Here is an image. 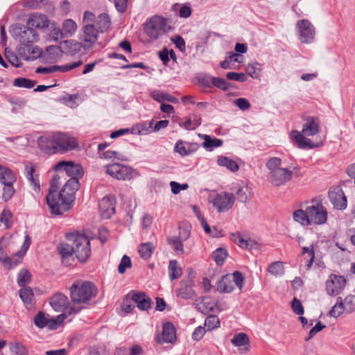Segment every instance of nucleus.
Instances as JSON below:
<instances>
[{"mask_svg": "<svg viewBox=\"0 0 355 355\" xmlns=\"http://www.w3.org/2000/svg\"><path fill=\"white\" fill-rule=\"evenodd\" d=\"M69 291L73 306L68 307V315L78 313L82 309L81 304H87L98 294V288L94 283L82 279H76Z\"/></svg>", "mask_w": 355, "mask_h": 355, "instance_id": "f257e3e1", "label": "nucleus"}, {"mask_svg": "<svg viewBox=\"0 0 355 355\" xmlns=\"http://www.w3.org/2000/svg\"><path fill=\"white\" fill-rule=\"evenodd\" d=\"M71 254L80 263H86L92 255L90 239L77 232L68 233V257Z\"/></svg>", "mask_w": 355, "mask_h": 355, "instance_id": "f03ea898", "label": "nucleus"}, {"mask_svg": "<svg viewBox=\"0 0 355 355\" xmlns=\"http://www.w3.org/2000/svg\"><path fill=\"white\" fill-rule=\"evenodd\" d=\"M60 177L58 174L53 176L51 180L49 194L46 198L51 213L55 215H60L67 210V200L64 196L67 182L63 184L61 190L58 191L60 185Z\"/></svg>", "mask_w": 355, "mask_h": 355, "instance_id": "7ed1b4c3", "label": "nucleus"}, {"mask_svg": "<svg viewBox=\"0 0 355 355\" xmlns=\"http://www.w3.org/2000/svg\"><path fill=\"white\" fill-rule=\"evenodd\" d=\"M319 121L313 117H308L302 126V132L293 130L290 135L297 144L298 148H313L316 146L307 137H313L319 133Z\"/></svg>", "mask_w": 355, "mask_h": 355, "instance_id": "20e7f679", "label": "nucleus"}, {"mask_svg": "<svg viewBox=\"0 0 355 355\" xmlns=\"http://www.w3.org/2000/svg\"><path fill=\"white\" fill-rule=\"evenodd\" d=\"M282 159L279 157H271L266 163L268 170V180L275 187L286 184L293 178V171L282 166Z\"/></svg>", "mask_w": 355, "mask_h": 355, "instance_id": "39448f33", "label": "nucleus"}, {"mask_svg": "<svg viewBox=\"0 0 355 355\" xmlns=\"http://www.w3.org/2000/svg\"><path fill=\"white\" fill-rule=\"evenodd\" d=\"M37 144L40 149L46 154L63 153L67 150V136L60 132H55L39 137Z\"/></svg>", "mask_w": 355, "mask_h": 355, "instance_id": "423d86ee", "label": "nucleus"}, {"mask_svg": "<svg viewBox=\"0 0 355 355\" xmlns=\"http://www.w3.org/2000/svg\"><path fill=\"white\" fill-rule=\"evenodd\" d=\"M83 167L71 161H68V210L71 209L76 200V193L80 189L79 180L83 176Z\"/></svg>", "mask_w": 355, "mask_h": 355, "instance_id": "0eeeda50", "label": "nucleus"}, {"mask_svg": "<svg viewBox=\"0 0 355 355\" xmlns=\"http://www.w3.org/2000/svg\"><path fill=\"white\" fill-rule=\"evenodd\" d=\"M168 31L166 19L159 15L153 16L144 24V33L148 37L150 42L157 40Z\"/></svg>", "mask_w": 355, "mask_h": 355, "instance_id": "6e6552de", "label": "nucleus"}, {"mask_svg": "<svg viewBox=\"0 0 355 355\" xmlns=\"http://www.w3.org/2000/svg\"><path fill=\"white\" fill-rule=\"evenodd\" d=\"M244 278L239 271H235L232 275L223 276L216 284V289L220 293H229L237 287L239 291L243 288Z\"/></svg>", "mask_w": 355, "mask_h": 355, "instance_id": "1a4fd4ad", "label": "nucleus"}, {"mask_svg": "<svg viewBox=\"0 0 355 355\" xmlns=\"http://www.w3.org/2000/svg\"><path fill=\"white\" fill-rule=\"evenodd\" d=\"M298 39L302 44H311L313 42L315 30L308 19H300L296 23Z\"/></svg>", "mask_w": 355, "mask_h": 355, "instance_id": "9d476101", "label": "nucleus"}, {"mask_svg": "<svg viewBox=\"0 0 355 355\" xmlns=\"http://www.w3.org/2000/svg\"><path fill=\"white\" fill-rule=\"evenodd\" d=\"M307 207L311 224L322 225L327 222V211L321 203L313 201Z\"/></svg>", "mask_w": 355, "mask_h": 355, "instance_id": "9b49d317", "label": "nucleus"}, {"mask_svg": "<svg viewBox=\"0 0 355 355\" xmlns=\"http://www.w3.org/2000/svg\"><path fill=\"white\" fill-rule=\"evenodd\" d=\"M235 202L234 194L227 192L217 193L213 198L214 207L218 212H225L230 209Z\"/></svg>", "mask_w": 355, "mask_h": 355, "instance_id": "f8f14e48", "label": "nucleus"}, {"mask_svg": "<svg viewBox=\"0 0 355 355\" xmlns=\"http://www.w3.org/2000/svg\"><path fill=\"white\" fill-rule=\"evenodd\" d=\"M106 173L117 180H130L133 177L134 171L125 165L112 164L106 166Z\"/></svg>", "mask_w": 355, "mask_h": 355, "instance_id": "ddd939ff", "label": "nucleus"}, {"mask_svg": "<svg viewBox=\"0 0 355 355\" xmlns=\"http://www.w3.org/2000/svg\"><path fill=\"white\" fill-rule=\"evenodd\" d=\"M346 285L343 276L331 274L326 282V291L329 295L336 296L340 294Z\"/></svg>", "mask_w": 355, "mask_h": 355, "instance_id": "4468645a", "label": "nucleus"}, {"mask_svg": "<svg viewBox=\"0 0 355 355\" xmlns=\"http://www.w3.org/2000/svg\"><path fill=\"white\" fill-rule=\"evenodd\" d=\"M97 39L98 31L94 24H85L81 35V40L85 42V51L92 48L96 44Z\"/></svg>", "mask_w": 355, "mask_h": 355, "instance_id": "2eb2a0df", "label": "nucleus"}, {"mask_svg": "<svg viewBox=\"0 0 355 355\" xmlns=\"http://www.w3.org/2000/svg\"><path fill=\"white\" fill-rule=\"evenodd\" d=\"M116 200L112 196H105L99 202V211L101 217L110 218L115 213Z\"/></svg>", "mask_w": 355, "mask_h": 355, "instance_id": "dca6fc26", "label": "nucleus"}, {"mask_svg": "<svg viewBox=\"0 0 355 355\" xmlns=\"http://www.w3.org/2000/svg\"><path fill=\"white\" fill-rule=\"evenodd\" d=\"M329 198L335 209L342 210L347 207V198L341 188H331L329 191Z\"/></svg>", "mask_w": 355, "mask_h": 355, "instance_id": "f3484780", "label": "nucleus"}, {"mask_svg": "<svg viewBox=\"0 0 355 355\" xmlns=\"http://www.w3.org/2000/svg\"><path fill=\"white\" fill-rule=\"evenodd\" d=\"M193 281L190 279H184L181 281L180 288L175 291L176 295L184 300L193 299L196 297V292L193 289Z\"/></svg>", "mask_w": 355, "mask_h": 355, "instance_id": "a211bd4d", "label": "nucleus"}, {"mask_svg": "<svg viewBox=\"0 0 355 355\" xmlns=\"http://www.w3.org/2000/svg\"><path fill=\"white\" fill-rule=\"evenodd\" d=\"M155 340L159 343H173L176 340V333L174 325L171 322L164 324L161 335L155 336Z\"/></svg>", "mask_w": 355, "mask_h": 355, "instance_id": "6ab92c4d", "label": "nucleus"}, {"mask_svg": "<svg viewBox=\"0 0 355 355\" xmlns=\"http://www.w3.org/2000/svg\"><path fill=\"white\" fill-rule=\"evenodd\" d=\"M19 55L25 60H33L40 57L42 51L31 44H21L18 49Z\"/></svg>", "mask_w": 355, "mask_h": 355, "instance_id": "aec40b11", "label": "nucleus"}, {"mask_svg": "<svg viewBox=\"0 0 355 355\" xmlns=\"http://www.w3.org/2000/svg\"><path fill=\"white\" fill-rule=\"evenodd\" d=\"M27 24L33 29H42L49 26V20L46 15L36 12L29 16Z\"/></svg>", "mask_w": 355, "mask_h": 355, "instance_id": "412c9836", "label": "nucleus"}, {"mask_svg": "<svg viewBox=\"0 0 355 355\" xmlns=\"http://www.w3.org/2000/svg\"><path fill=\"white\" fill-rule=\"evenodd\" d=\"M232 344L236 347L241 354H245L250 350V338L245 333H239L231 339Z\"/></svg>", "mask_w": 355, "mask_h": 355, "instance_id": "4be33fe9", "label": "nucleus"}, {"mask_svg": "<svg viewBox=\"0 0 355 355\" xmlns=\"http://www.w3.org/2000/svg\"><path fill=\"white\" fill-rule=\"evenodd\" d=\"M19 40L21 44H32L39 39L37 33L31 27L20 28L19 31Z\"/></svg>", "mask_w": 355, "mask_h": 355, "instance_id": "5701e85b", "label": "nucleus"}, {"mask_svg": "<svg viewBox=\"0 0 355 355\" xmlns=\"http://www.w3.org/2000/svg\"><path fill=\"white\" fill-rule=\"evenodd\" d=\"M50 304L56 311L64 313L67 309V297L60 293H55L50 298Z\"/></svg>", "mask_w": 355, "mask_h": 355, "instance_id": "b1692460", "label": "nucleus"}, {"mask_svg": "<svg viewBox=\"0 0 355 355\" xmlns=\"http://www.w3.org/2000/svg\"><path fill=\"white\" fill-rule=\"evenodd\" d=\"M198 137L204 140L202 146L208 151H211L214 148L220 147L223 144V141L218 138H211L209 135L199 133Z\"/></svg>", "mask_w": 355, "mask_h": 355, "instance_id": "393cba45", "label": "nucleus"}, {"mask_svg": "<svg viewBox=\"0 0 355 355\" xmlns=\"http://www.w3.org/2000/svg\"><path fill=\"white\" fill-rule=\"evenodd\" d=\"M19 297L24 304L28 309H31L33 306L34 293L33 290L28 286L21 287L19 291Z\"/></svg>", "mask_w": 355, "mask_h": 355, "instance_id": "a878e982", "label": "nucleus"}, {"mask_svg": "<svg viewBox=\"0 0 355 355\" xmlns=\"http://www.w3.org/2000/svg\"><path fill=\"white\" fill-rule=\"evenodd\" d=\"M153 121H146L135 125L131 129V133L139 135H146L153 132Z\"/></svg>", "mask_w": 355, "mask_h": 355, "instance_id": "bb28decb", "label": "nucleus"}, {"mask_svg": "<svg viewBox=\"0 0 355 355\" xmlns=\"http://www.w3.org/2000/svg\"><path fill=\"white\" fill-rule=\"evenodd\" d=\"M150 97L158 103H163L167 101L170 103H177L178 99L168 93H163L159 90L155 89L150 92Z\"/></svg>", "mask_w": 355, "mask_h": 355, "instance_id": "cd10ccee", "label": "nucleus"}, {"mask_svg": "<svg viewBox=\"0 0 355 355\" xmlns=\"http://www.w3.org/2000/svg\"><path fill=\"white\" fill-rule=\"evenodd\" d=\"M132 300L141 310H148L150 306V300L144 293H134Z\"/></svg>", "mask_w": 355, "mask_h": 355, "instance_id": "c85d7f7f", "label": "nucleus"}, {"mask_svg": "<svg viewBox=\"0 0 355 355\" xmlns=\"http://www.w3.org/2000/svg\"><path fill=\"white\" fill-rule=\"evenodd\" d=\"M293 219L302 225L308 226L311 225L310 219L309 218L308 207L305 210L297 209L293 212Z\"/></svg>", "mask_w": 355, "mask_h": 355, "instance_id": "c756f323", "label": "nucleus"}, {"mask_svg": "<svg viewBox=\"0 0 355 355\" xmlns=\"http://www.w3.org/2000/svg\"><path fill=\"white\" fill-rule=\"evenodd\" d=\"M217 163L219 166L225 167L232 172H236L239 168L238 164L235 161L225 156H219L217 159Z\"/></svg>", "mask_w": 355, "mask_h": 355, "instance_id": "7c9ffc66", "label": "nucleus"}, {"mask_svg": "<svg viewBox=\"0 0 355 355\" xmlns=\"http://www.w3.org/2000/svg\"><path fill=\"white\" fill-rule=\"evenodd\" d=\"M16 181L15 173L7 168L1 166L0 169V182L3 184H13Z\"/></svg>", "mask_w": 355, "mask_h": 355, "instance_id": "2f4dec72", "label": "nucleus"}, {"mask_svg": "<svg viewBox=\"0 0 355 355\" xmlns=\"http://www.w3.org/2000/svg\"><path fill=\"white\" fill-rule=\"evenodd\" d=\"M168 273L171 281L178 279L182 275V268L176 260H171L169 261Z\"/></svg>", "mask_w": 355, "mask_h": 355, "instance_id": "473e14b6", "label": "nucleus"}, {"mask_svg": "<svg viewBox=\"0 0 355 355\" xmlns=\"http://www.w3.org/2000/svg\"><path fill=\"white\" fill-rule=\"evenodd\" d=\"M26 178L31 182L32 186L34 188V190L35 191H40V182L37 178V176L34 175L35 173V168L33 165L31 166H26Z\"/></svg>", "mask_w": 355, "mask_h": 355, "instance_id": "72a5a7b5", "label": "nucleus"}, {"mask_svg": "<svg viewBox=\"0 0 355 355\" xmlns=\"http://www.w3.org/2000/svg\"><path fill=\"white\" fill-rule=\"evenodd\" d=\"M183 241L176 236L168 237V243L177 254H183L184 250L182 244Z\"/></svg>", "mask_w": 355, "mask_h": 355, "instance_id": "f704fd0d", "label": "nucleus"}, {"mask_svg": "<svg viewBox=\"0 0 355 355\" xmlns=\"http://www.w3.org/2000/svg\"><path fill=\"white\" fill-rule=\"evenodd\" d=\"M262 70V65L259 62H253L248 64L246 67L247 73L254 79L259 78L260 73Z\"/></svg>", "mask_w": 355, "mask_h": 355, "instance_id": "c9c22d12", "label": "nucleus"}, {"mask_svg": "<svg viewBox=\"0 0 355 355\" xmlns=\"http://www.w3.org/2000/svg\"><path fill=\"white\" fill-rule=\"evenodd\" d=\"M267 270L273 276H281L284 273L283 263L279 261H275L268 266Z\"/></svg>", "mask_w": 355, "mask_h": 355, "instance_id": "e433bc0d", "label": "nucleus"}, {"mask_svg": "<svg viewBox=\"0 0 355 355\" xmlns=\"http://www.w3.org/2000/svg\"><path fill=\"white\" fill-rule=\"evenodd\" d=\"M238 196V199L241 202H245L250 200L251 197L250 189L245 184L240 186V187L236 191Z\"/></svg>", "mask_w": 355, "mask_h": 355, "instance_id": "4c0bfd02", "label": "nucleus"}, {"mask_svg": "<svg viewBox=\"0 0 355 355\" xmlns=\"http://www.w3.org/2000/svg\"><path fill=\"white\" fill-rule=\"evenodd\" d=\"M220 324L219 318L215 315L207 316L205 320V327L207 331H212L219 328Z\"/></svg>", "mask_w": 355, "mask_h": 355, "instance_id": "58836bf2", "label": "nucleus"}, {"mask_svg": "<svg viewBox=\"0 0 355 355\" xmlns=\"http://www.w3.org/2000/svg\"><path fill=\"white\" fill-rule=\"evenodd\" d=\"M96 24L101 32L106 31L111 24L108 15L106 13L99 15Z\"/></svg>", "mask_w": 355, "mask_h": 355, "instance_id": "ea45409f", "label": "nucleus"}, {"mask_svg": "<svg viewBox=\"0 0 355 355\" xmlns=\"http://www.w3.org/2000/svg\"><path fill=\"white\" fill-rule=\"evenodd\" d=\"M31 280V275L26 269H21L17 275V284L19 286H26V284L29 283Z\"/></svg>", "mask_w": 355, "mask_h": 355, "instance_id": "a19ab883", "label": "nucleus"}, {"mask_svg": "<svg viewBox=\"0 0 355 355\" xmlns=\"http://www.w3.org/2000/svg\"><path fill=\"white\" fill-rule=\"evenodd\" d=\"M227 256V252L225 248H219L216 249L212 254V258L217 265L221 266L223 264L225 259Z\"/></svg>", "mask_w": 355, "mask_h": 355, "instance_id": "79ce46f5", "label": "nucleus"}, {"mask_svg": "<svg viewBox=\"0 0 355 355\" xmlns=\"http://www.w3.org/2000/svg\"><path fill=\"white\" fill-rule=\"evenodd\" d=\"M153 250V246L151 243H142L139 246V253L140 256L145 259L151 257Z\"/></svg>", "mask_w": 355, "mask_h": 355, "instance_id": "37998d69", "label": "nucleus"}, {"mask_svg": "<svg viewBox=\"0 0 355 355\" xmlns=\"http://www.w3.org/2000/svg\"><path fill=\"white\" fill-rule=\"evenodd\" d=\"M49 3V0H26L23 6L29 9H40L46 6Z\"/></svg>", "mask_w": 355, "mask_h": 355, "instance_id": "c03bdc74", "label": "nucleus"}, {"mask_svg": "<svg viewBox=\"0 0 355 355\" xmlns=\"http://www.w3.org/2000/svg\"><path fill=\"white\" fill-rule=\"evenodd\" d=\"M337 300L338 302L335 304V305L332 307L331 310L329 311V315L335 318H338L344 311H345V308L344 306L341 297H338Z\"/></svg>", "mask_w": 355, "mask_h": 355, "instance_id": "a18cd8bd", "label": "nucleus"}, {"mask_svg": "<svg viewBox=\"0 0 355 355\" xmlns=\"http://www.w3.org/2000/svg\"><path fill=\"white\" fill-rule=\"evenodd\" d=\"M35 80L25 78H17L14 80L13 85L15 87L31 89L36 85Z\"/></svg>", "mask_w": 355, "mask_h": 355, "instance_id": "49530a36", "label": "nucleus"}, {"mask_svg": "<svg viewBox=\"0 0 355 355\" xmlns=\"http://www.w3.org/2000/svg\"><path fill=\"white\" fill-rule=\"evenodd\" d=\"M65 318V313H60L55 318H49L46 326L50 329H56L63 322Z\"/></svg>", "mask_w": 355, "mask_h": 355, "instance_id": "de8ad7c7", "label": "nucleus"}, {"mask_svg": "<svg viewBox=\"0 0 355 355\" xmlns=\"http://www.w3.org/2000/svg\"><path fill=\"white\" fill-rule=\"evenodd\" d=\"M232 239L242 248H248L250 246V243H252L250 240L244 239L239 233L232 234Z\"/></svg>", "mask_w": 355, "mask_h": 355, "instance_id": "09e8293b", "label": "nucleus"}, {"mask_svg": "<svg viewBox=\"0 0 355 355\" xmlns=\"http://www.w3.org/2000/svg\"><path fill=\"white\" fill-rule=\"evenodd\" d=\"M58 70H61L63 72L67 71V66L58 67L55 65L49 67H40L36 69L35 72L37 73L48 74L55 72Z\"/></svg>", "mask_w": 355, "mask_h": 355, "instance_id": "8fccbe9b", "label": "nucleus"}, {"mask_svg": "<svg viewBox=\"0 0 355 355\" xmlns=\"http://www.w3.org/2000/svg\"><path fill=\"white\" fill-rule=\"evenodd\" d=\"M49 315H46L43 312H39L34 318L35 324L42 329L46 326Z\"/></svg>", "mask_w": 355, "mask_h": 355, "instance_id": "3c124183", "label": "nucleus"}, {"mask_svg": "<svg viewBox=\"0 0 355 355\" xmlns=\"http://www.w3.org/2000/svg\"><path fill=\"white\" fill-rule=\"evenodd\" d=\"M85 50V43L83 44L76 40L68 41V51L71 53H76L80 52L82 49Z\"/></svg>", "mask_w": 355, "mask_h": 355, "instance_id": "603ef678", "label": "nucleus"}, {"mask_svg": "<svg viewBox=\"0 0 355 355\" xmlns=\"http://www.w3.org/2000/svg\"><path fill=\"white\" fill-rule=\"evenodd\" d=\"M12 214L8 209H3L0 215V220L5 225L7 229H9L12 225Z\"/></svg>", "mask_w": 355, "mask_h": 355, "instance_id": "864d4df0", "label": "nucleus"}, {"mask_svg": "<svg viewBox=\"0 0 355 355\" xmlns=\"http://www.w3.org/2000/svg\"><path fill=\"white\" fill-rule=\"evenodd\" d=\"M174 150L176 153H179L182 156H187L189 155V151L187 148V143H184L181 140L177 141L175 145Z\"/></svg>", "mask_w": 355, "mask_h": 355, "instance_id": "5fc2aeb1", "label": "nucleus"}, {"mask_svg": "<svg viewBox=\"0 0 355 355\" xmlns=\"http://www.w3.org/2000/svg\"><path fill=\"white\" fill-rule=\"evenodd\" d=\"M131 267V260L127 255H123L120 263L118 266V271L119 273L123 274L125 272L127 268Z\"/></svg>", "mask_w": 355, "mask_h": 355, "instance_id": "6e6d98bb", "label": "nucleus"}, {"mask_svg": "<svg viewBox=\"0 0 355 355\" xmlns=\"http://www.w3.org/2000/svg\"><path fill=\"white\" fill-rule=\"evenodd\" d=\"M343 303L345 308V312L352 313L355 310V302L353 295L347 296Z\"/></svg>", "mask_w": 355, "mask_h": 355, "instance_id": "4d7b16f0", "label": "nucleus"}, {"mask_svg": "<svg viewBox=\"0 0 355 355\" xmlns=\"http://www.w3.org/2000/svg\"><path fill=\"white\" fill-rule=\"evenodd\" d=\"M211 80L214 86L220 89L227 90L229 88L230 84L225 79L212 77Z\"/></svg>", "mask_w": 355, "mask_h": 355, "instance_id": "13d9d810", "label": "nucleus"}, {"mask_svg": "<svg viewBox=\"0 0 355 355\" xmlns=\"http://www.w3.org/2000/svg\"><path fill=\"white\" fill-rule=\"evenodd\" d=\"M170 186L171 188V191L173 194H178L180 192V191L186 190L189 187V185L187 183L180 184L174 181H171L170 182Z\"/></svg>", "mask_w": 355, "mask_h": 355, "instance_id": "bf43d9fd", "label": "nucleus"}, {"mask_svg": "<svg viewBox=\"0 0 355 355\" xmlns=\"http://www.w3.org/2000/svg\"><path fill=\"white\" fill-rule=\"evenodd\" d=\"M0 261L3 263V265L8 268H11L15 266H17V263L15 264L12 263V260L10 257H8L3 251L1 247L0 246Z\"/></svg>", "mask_w": 355, "mask_h": 355, "instance_id": "052dcab7", "label": "nucleus"}, {"mask_svg": "<svg viewBox=\"0 0 355 355\" xmlns=\"http://www.w3.org/2000/svg\"><path fill=\"white\" fill-rule=\"evenodd\" d=\"M83 101L82 98L78 94L68 96V107L71 108L76 107Z\"/></svg>", "mask_w": 355, "mask_h": 355, "instance_id": "680f3d73", "label": "nucleus"}, {"mask_svg": "<svg viewBox=\"0 0 355 355\" xmlns=\"http://www.w3.org/2000/svg\"><path fill=\"white\" fill-rule=\"evenodd\" d=\"M13 184H4L3 198L7 201L10 200L15 193V189L12 187Z\"/></svg>", "mask_w": 355, "mask_h": 355, "instance_id": "e2e57ef3", "label": "nucleus"}, {"mask_svg": "<svg viewBox=\"0 0 355 355\" xmlns=\"http://www.w3.org/2000/svg\"><path fill=\"white\" fill-rule=\"evenodd\" d=\"M291 306L293 312L295 314L302 315L304 313V308L302 305V303L296 297L293 299Z\"/></svg>", "mask_w": 355, "mask_h": 355, "instance_id": "0e129e2a", "label": "nucleus"}, {"mask_svg": "<svg viewBox=\"0 0 355 355\" xmlns=\"http://www.w3.org/2000/svg\"><path fill=\"white\" fill-rule=\"evenodd\" d=\"M191 235L190 228L188 226H180L179 227V235L178 238H180V240L185 241H187Z\"/></svg>", "mask_w": 355, "mask_h": 355, "instance_id": "69168bd1", "label": "nucleus"}, {"mask_svg": "<svg viewBox=\"0 0 355 355\" xmlns=\"http://www.w3.org/2000/svg\"><path fill=\"white\" fill-rule=\"evenodd\" d=\"M229 80L244 82L246 80V76L243 73L228 72L226 75Z\"/></svg>", "mask_w": 355, "mask_h": 355, "instance_id": "338daca9", "label": "nucleus"}, {"mask_svg": "<svg viewBox=\"0 0 355 355\" xmlns=\"http://www.w3.org/2000/svg\"><path fill=\"white\" fill-rule=\"evenodd\" d=\"M11 350L12 352H15L17 355H28L27 350L26 348L21 344L18 343H15L12 344Z\"/></svg>", "mask_w": 355, "mask_h": 355, "instance_id": "774afa93", "label": "nucleus"}]
</instances>
